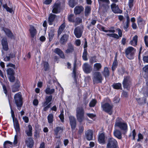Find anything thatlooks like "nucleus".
<instances>
[{"mask_svg":"<svg viewBox=\"0 0 148 148\" xmlns=\"http://www.w3.org/2000/svg\"><path fill=\"white\" fill-rule=\"evenodd\" d=\"M96 22L97 21L96 20L93 19H92L90 24L88 25V28L89 29H90L91 26L92 25H94L96 24Z\"/></svg>","mask_w":148,"mask_h":148,"instance_id":"obj_55","label":"nucleus"},{"mask_svg":"<svg viewBox=\"0 0 148 148\" xmlns=\"http://www.w3.org/2000/svg\"><path fill=\"white\" fill-rule=\"evenodd\" d=\"M68 21L70 22H74V15L73 14H70L68 16Z\"/></svg>","mask_w":148,"mask_h":148,"instance_id":"obj_46","label":"nucleus"},{"mask_svg":"<svg viewBox=\"0 0 148 148\" xmlns=\"http://www.w3.org/2000/svg\"><path fill=\"white\" fill-rule=\"evenodd\" d=\"M136 52V50L134 48L132 47H129L125 50L126 56L129 59H132L134 58Z\"/></svg>","mask_w":148,"mask_h":148,"instance_id":"obj_3","label":"nucleus"},{"mask_svg":"<svg viewBox=\"0 0 148 148\" xmlns=\"http://www.w3.org/2000/svg\"><path fill=\"white\" fill-rule=\"evenodd\" d=\"M91 9L90 7L87 6L85 8V15L86 16H88L91 12Z\"/></svg>","mask_w":148,"mask_h":148,"instance_id":"obj_36","label":"nucleus"},{"mask_svg":"<svg viewBox=\"0 0 148 148\" xmlns=\"http://www.w3.org/2000/svg\"><path fill=\"white\" fill-rule=\"evenodd\" d=\"M143 70L145 72L148 73V65L145 66L143 68Z\"/></svg>","mask_w":148,"mask_h":148,"instance_id":"obj_64","label":"nucleus"},{"mask_svg":"<svg viewBox=\"0 0 148 148\" xmlns=\"http://www.w3.org/2000/svg\"><path fill=\"white\" fill-rule=\"evenodd\" d=\"M52 96L50 95L49 96H46L45 98V101L43 103L44 106H47L50 102L52 99Z\"/></svg>","mask_w":148,"mask_h":148,"instance_id":"obj_29","label":"nucleus"},{"mask_svg":"<svg viewBox=\"0 0 148 148\" xmlns=\"http://www.w3.org/2000/svg\"><path fill=\"white\" fill-rule=\"evenodd\" d=\"M144 41L146 46L148 47V36H145Z\"/></svg>","mask_w":148,"mask_h":148,"instance_id":"obj_57","label":"nucleus"},{"mask_svg":"<svg viewBox=\"0 0 148 148\" xmlns=\"http://www.w3.org/2000/svg\"><path fill=\"white\" fill-rule=\"evenodd\" d=\"M25 142L27 146L29 148H32L34 144V141L33 139L30 137L26 138Z\"/></svg>","mask_w":148,"mask_h":148,"instance_id":"obj_14","label":"nucleus"},{"mask_svg":"<svg viewBox=\"0 0 148 148\" xmlns=\"http://www.w3.org/2000/svg\"><path fill=\"white\" fill-rule=\"evenodd\" d=\"M76 1V0H70L69 3L70 6L72 8H73L77 4Z\"/></svg>","mask_w":148,"mask_h":148,"instance_id":"obj_41","label":"nucleus"},{"mask_svg":"<svg viewBox=\"0 0 148 148\" xmlns=\"http://www.w3.org/2000/svg\"><path fill=\"white\" fill-rule=\"evenodd\" d=\"M131 79L129 76L124 77L122 83L123 87L127 90L129 89L132 85Z\"/></svg>","mask_w":148,"mask_h":148,"instance_id":"obj_6","label":"nucleus"},{"mask_svg":"<svg viewBox=\"0 0 148 148\" xmlns=\"http://www.w3.org/2000/svg\"><path fill=\"white\" fill-rule=\"evenodd\" d=\"M65 24L64 23L60 26L58 31V36L62 33L65 28Z\"/></svg>","mask_w":148,"mask_h":148,"instance_id":"obj_34","label":"nucleus"},{"mask_svg":"<svg viewBox=\"0 0 148 148\" xmlns=\"http://www.w3.org/2000/svg\"><path fill=\"white\" fill-rule=\"evenodd\" d=\"M97 103V101L95 99H92L89 103V106L90 107H94Z\"/></svg>","mask_w":148,"mask_h":148,"instance_id":"obj_48","label":"nucleus"},{"mask_svg":"<svg viewBox=\"0 0 148 148\" xmlns=\"http://www.w3.org/2000/svg\"><path fill=\"white\" fill-rule=\"evenodd\" d=\"M102 66V65L100 63H97L94 64L93 68L95 71H99L101 69Z\"/></svg>","mask_w":148,"mask_h":148,"instance_id":"obj_30","label":"nucleus"},{"mask_svg":"<svg viewBox=\"0 0 148 148\" xmlns=\"http://www.w3.org/2000/svg\"><path fill=\"white\" fill-rule=\"evenodd\" d=\"M13 146V143L8 140L4 142L3 144V148H12Z\"/></svg>","mask_w":148,"mask_h":148,"instance_id":"obj_20","label":"nucleus"},{"mask_svg":"<svg viewBox=\"0 0 148 148\" xmlns=\"http://www.w3.org/2000/svg\"><path fill=\"white\" fill-rule=\"evenodd\" d=\"M113 86V88L116 89H120L121 88V84L120 83L114 84Z\"/></svg>","mask_w":148,"mask_h":148,"instance_id":"obj_42","label":"nucleus"},{"mask_svg":"<svg viewBox=\"0 0 148 148\" xmlns=\"http://www.w3.org/2000/svg\"><path fill=\"white\" fill-rule=\"evenodd\" d=\"M92 79L94 84L101 83L103 79L101 73L98 71L95 72L93 74Z\"/></svg>","mask_w":148,"mask_h":148,"instance_id":"obj_4","label":"nucleus"},{"mask_svg":"<svg viewBox=\"0 0 148 148\" xmlns=\"http://www.w3.org/2000/svg\"><path fill=\"white\" fill-rule=\"evenodd\" d=\"M13 125L15 129L16 133L20 134V128L17 119H15L13 120Z\"/></svg>","mask_w":148,"mask_h":148,"instance_id":"obj_15","label":"nucleus"},{"mask_svg":"<svg viewBox=\"0 0 148 148\" xmlns=\"http://www.w3.org/2000/svg\"><path fill=\"white\" fill-rule=\"evenodd\" d=\"M55 90L54 88L50 89L49 87L47 88L45 90V92L47 94H51L55 92Z\"/></svg>","mask_w":148,"mask_h":148,"instance_id":"obj_37","label":"nucleus"},{"mask_svg":"<svg viewBox=\"0 0 148 148\" xmlns=\"http://www.w3.org/2000/svg\"><path fill=\"white\" fill-rule=\"evenodd\" d=\"M14 99L16 105L18 106L23 104L22 98L20 92L17 93L15 95Z\"/></svg>","mask_w":148,"mask_h":148,"instance_id":"obj_8","label":"nucleus"},{"mask_svg":"<svg viewBox=\"0 0 148 148\" xmlns=\"http://www.w3.org/2000/svg\"><path fill=\"white\" fill-rule=\"evenodd\" d=\"M19 134H17L15 135L14 137V139L13 143V145H16L18 142V136Z\"/></svg>","mask_w":148,"mask_h":148,"instance_id":"obj_49","label":"nucleus"},{"mask_svg":"<svg viewBox=\"0 0 148 148\" xmlns=\"http://www.w3.org/2000/svg\"><path fill=\"white\" fill-rule=\"evenodd\" d=\"M107 35L110 37H112L116 39L119 38V36L117 34L115 33L107 34Z\"/></svg>","mask_w":148,"mask_h":148,"instance_id":"obj_45","label":"nucleus"},{"mask_svg":"<svg viewBox=\"0 0 148 148\" xmlns=\"http://www.w3.org/2000/svg\"><path fill=\"white\" fill-rule=\"evenodd\" d=\"M74 51L73 47L71 44L68 45V48L66 51V53H72Z\"/></svg>","mask_w":148,"mask_h":148,"instance_id":"obj_33","label":"nucleus"},{"mask_svg":"<svg viewBox=\"0 0 148 148\" xmlns=\"http://www.w3.org/2000/svg\"><path fill=\"white\" fill-rule=\"evenodd\" d=\"M70 124L72 130H74L76 125V121L75 117L72 116L69 117Z\"/></svg>","mask_w":148,"mask_h":148,"instance_id":"obj_12","label":"nucleus"},{"mask_svg":"<svg viewBox=\"0 0 148 148\" xmlns=\"http://www.w3.org/2000/svg\"><path fill=\"white\" fill-rule=\"evenodd\" d=\"M97 61L95 60V58L94 57H91L90 60L89 62L91 64H93L94 62H96Z\"/></svg>","mask_w":148,"mask_h":148,"instance_id":"obj_59","label":"nucleus"},{"mask_svg":"<svg viewBox=\"0 0 148 148\" xmlns=\"http://www.w3.org/2000/svg\"><path fill=\"white\" fill-rule=\"evenodd\" d=\"M102 73L105 77H108L110 75V71L108 68L107 67H105Z\"/></svg>","mask_w":148,"mask_h":148,"instance_id":"obj_28","label":"nucleus"},{"mask_svg":"<svg viewBox=\"0 0 148 148\" xmlns=\"http://www.w3.org/2000/svg\"><path fill=\"white\" fill-rule=\"evenodd\" d=\"M118 65V62L116 58H115L113 62L112 66V70L113 71H114Z\"/></svg>","mask_w":148,"mask_h":148,"instance_id":"obj_40","label":"nucleus"},{"mask_svg":"<svg viewBox=\"0 0 148 148\" xmlns=\"http://www.w3.org/2000/svg\"><path fill=\"white\" fill-rule=\"evenodd\" d=\"M83 69L85 73H89L92 71V67L88 63H84L83 66Z\"/></svg>","mask_w":148,"mask_h":148,"instance_id":"obj_13","label":"nucleus"},{"mask_svg":"<svg viewBox=\"0 0 148 148\" xmlns=\"http://www.w3.org/2000/svg\"><path fill=\"white\" fill-rule=\"evenodd\" d=\"M7 72L8 75H13L14 73V71L12 69L9 68L7 70Z\"/></svg>","mask_w":148,"mask_h":148,"instance_id":"obj_47","label":"nucleus"},{"mask_svg":"<svg viewBox=\"0 0 148 148\" xmlns=\"http://www.w3.org/2000/svg\"><path fill=\"white\" fill-rule=\"evenodd\" d=\"M130 22H126L125 23H123V27L124 29L126 31H127V29L129 27Z\"/></svg>","mask_w":148,"mask_h":148,"instance_id":"obj_50","label":"nucleus"},{"mask_svg":"<svg viewBox=\"0 0 148 148\" xmlns=\"http://www.w3.org/2000/svg\"><path fill=\"white\" fill-rule=\"evenodd\" d=\"M138 103L140 104H143L146 103V98L145 97L142 98H136Z\"/></svg>","mask_w":148,"mask_h":148,"instance_id":"obj_38","label":"nucleus"},{"mask_svg":"<svg viewBox=\"0 0 148 148\" xmlns=\"http://www.w3.org/2000/svg\"><path fill=\"white\" fill-rule=\"evenodd\" d=\"M44 70L45 71H47L48 70V69H49V65L48 63L46 62H44Z\"/></svg>","mask_w":148,"mask_h":148,"instance_id":"obj_52","label":"nucleus"},{"mask_svg":"<svg viewBox=\"0 0 148 148\" xmlns=\"http://www.w3.org/2000/svg\"><path fill=\"white\" fill-rule=\"evenodd\" d=\"M137 23L138 25H141L142 23L144 21V20L140 16H139L137 18Z\"/></svg>","mask_w":148,"mask_h":148,"instance_id":"obj_51","label":"nucleus"},{"mask_svg":"<svg viewBox=\"0 0 148 148\" xmlns=\"http://www.w3.org/2000/svg\"><path fill=\"white\" fill-rule=\"evenodd\" d=\"M47 119L49 123H52L53 121V116L52 114H49L47 116Z\"/></svg>","mask_w":148,"mask_h":148,"instance_id":"obj_39","label":"nucleus"},{"mask_svg":"<svg viewBox=\"0 0 148 148\" xmlns=\"http://www.w3.org/2000/svg\"><path fill=\"white\" fill-rule=\"evenodd\" d=\"M143 60L145 62L148 63V55L144 56L143 58Z\"/></svg>","mask_w":148,"mask_h":148,"instance_id":"obj_62","label":"nucleus"},{"mask_svg":"<svg viewBox=\"0 0 148 148\" xmlns=\"http://www.w3.org/2000/svg\"><path fill=\"white\" fill-rule=\"evenodd\" d=\"M85 136L88 140H92L93 133L92 130H89L85 132Z\"/></svg>","mask_w":148,"mask_h":148,"instance_id":"obj_16","label":"nucleus"},{"mask_svg":"<svg viewBox=\"0 0 148 148\" xmlns=\"http://www.w3.org/2000/svg\"><path fill=\"white\" fill-rule=\"evenodd\" d=\"M137 42L138 36L135 35L133 37L132 40L130 42V44L132 46H135L137 45Z\"/></svg>","mask_w":148,"mask_h":148,"instance_id":"obj_27","label":"nucleus"},{"mask_svg":"<svg viewBox=\"0 0 148 148\" xmlns=\"http://www.w3.org/2000/svg\"><path fill=\"white\" fill-rule=\"evenodd\" d=\"M87 53L86 50L85 49H84L83 53L82 58L85 61H87L88 60V59L87 56Z\"/></svg>","mask_w":148,"mask_h":148,"instance_id":"obj_43","label":"nucleus"},{"mask_svg":"<svg viewBox=\"0 0 148 148\" xmlns=\"http://www.w3.org/2000/svg\"><path fill=\"white\" fill-rule=\"evenodd\" d=\"M134 2V0H129L128 2V6L130 9H131L132 7L133 6V3Z\"/></svg>","mask_w":148,"mask_h":148,"instance_id":"obj_54","label":"nucleus"},{"mask_svg":"<svg viewBox=\"0 0 148 148\" xmlns=\"http://www.w3.org/2000/svg\"><path fill=\"white\" fill-rule=\"evenodd\" d=\"M84 110L82 107H77L76 110V116L77 121L82 122L84 119Z\"/></svg>","mask_w":148,"mask_h":148,"instance_id":"obj_2","label":"nucleus"},{"mask_svg":"<svg viewBox=\"0 0 148 148\" xmlns=\"http://www.w3.org/2000/svg\"><path fill=\"white\" fill-rule=\"evenodd\" d=\"M111 8L112 11L115 13H121V11L119 9L118 6L115 3H112L111 5Z\"/></svg>","mask_w":148,"mask_h":148,"instance_id":"obj_17","label":"nucleus"},{"mask_svg":"<svg viewBox=\"0 0 148 148\" xmlns=\"http://www.w3.org/2000/svg\"><path fill=\"white\" fill-rule=\"evenodd\" d=\"M2 45L3 46V49L5 51L8 50V48L7 40L5 38H4L1 41Z\"/></svg>","mask_w":148,"mask_h":148,"instance_id":"obj_19","label":"nucleus"},{"mask_svg":"<svg viewBox=\"0 0 148 148\" xmlns=\"http://www.w3.org/2000/svg\"><path fill=\"white\" fill-rule=\"evenodd\" d=\"M83 31L82 28L79 27H76L74 31V33L75 36L77 38H79L82 36Z\"/></svg>","mask_w":148,"mask_h":148,"instance_id":"obj_11","label":"nucleus"},{"mask_svg":"<svg viewBox=\"0 0 148 148\" xmlns=\"http://www.w3.org/2000/svg\"><path fill=\"white\" fill-rule=\"evenodd\" d=\"M61 2L59 0L57 1L54 4L52 10V12L58 13L60 12L61 8Z\"/></svg>","mask_w":148,"mask_h":148,"instance_id":"obj_10","label":"nucleus"},{"mask_svg":"<svg viewBox=\"0 0 148 148\" xmlns=\"http://www.w3.org/2000/svg\"><path fill=\"white\" fill-rule=\"evenodd\" d=\"M106 148H119L117 141L113 138L108 139Z\"/></svg>","mask_w":148,"mask_h":148,"instance_id":"obj_5","label":"nucleus"},{"mask_svg":"<svg viewBox=\"0 0 148 148\" xmlns=\"http://www.w3.org/2000/svg\"><path fill=\"white\" fill-rule=\"evenodd\" d=\"M63 131L62 127H57L54 130V135L55 138H60L61 136Z\"/></svg>","mask_w":148,"mask_h":148,"instance_id":"obj_9","label":"nucleus"},{"mask_svg":"<svg viewBox=\"0 0 148 148\" xmlns=\"http://www.w3.org/2000/svg\"><path fill=\"white\" fill-rule=\"evenodd\" d=\"M54 36V34L53 33V31H51L49 34V40L50 41L52 40Z\"/></svg>","mask_w":148,"mask_h":148,"instance_id":"obj_53","label":"nucleus"},{"mask_svg":"<svg viewBox=\"0 0 148 148\" xmlns=\"http://www.w3.org/2000/svg\"><path fill=\"white\" fill-rule=\"evenodd\" d=\"M87 115L91 119H93L95 116V115L92 113H86Z\"/></svg>","mask_w":148,"mask_h":148,"instance_id":"obj_60","label":"nucleus"},{"mask_svg":"<svg viewBox=\"0 0 148 148\" xmlns=\"http://www.w3.org/2000/svg\"><path fill=\"white\" fill-rule=\"evenodd\" d=\"M103 110L105 112L111 115L112 113V108L113 106L108 103H105L101 105Z\"/></svg>","mask_w":148,"mask_h":148,"instance_id":"obj_7","label":"nucleus"},{"mask_svg":"<svg viewBox=\"0 0 148 148\" xmlns=\"http://www.w3.org/2000/svg\"><path fill=\"white\" fill-rule=\"evenodd\" d=\"M59 117L60 119H61V121L62 122L64 121V116L63 114V112H61L59 116Z\"/></svg>","mask_w":148,"mask_h":148,"instance_id":"obj_56","label":"nucleus"},{"mask_svg":"<svg viewBox=\"0 0 148 148\" xmlns=\"http://www.w3.org/2000/svg\"><path fill=\"white\" fill-rule=\"evenodd\" d=\"M3 29L8 37L11 38H12L13 37V34L9 29L4 28H3Z\"/></svg>","mask_w":148,"mask_h":148,"instance_id":"obj_26","label":"nucleus"},{"mask_svg":"<svg viewBox=\"0 0 148 148\" xmlns=\"http://www.w3.org/2000/svg\"><path fill=\"white\" fill-rule=\"evenodd\" d=\"M3 7L6 9L7 11L11 13H12L13 12L12 9L8 7L6 4L3 5Z\"/></svg>","mask_w":148,"mask_h":148,"instance_id":"obj_44","label":"nucleus"},{"mask_svg":"<svg viewBox=\"0 0 148 148\" xmlns=\"http://www.w3.org/2000/svg\"><path fill=\"white\" fill-rule=\"evenodd\" d=\"M143 138V136L142 135L140 134L139 133L138 134V139H137V141L138 142H139L140 141V140Z\"/></svg>","mask_w":148,"mask_h":148,"instance_id":"obj_61","label":"nucleus"},{"mask_svg":"<svg viewBox=\"0 0 148 148\" xmlns=\"http://www.w3.org/2000/svg\"><path fill=\"white\" fill-rule=\"evenodd\" d=\"M84 130V127L82 126H80L78 133L79 134H81L83 132Z\"/></svg>","mask_w":148,"mask_h":148,"instance_id":"obj_58","label":"nucleus"},{"mask_svg":"<svg viewBox=\"0 0 148 148\" xmlns=\"http://www.w3.org/2000/svg\"><path fill=\"white\" fill-rule=\"evenodd\" d=\"M105 136L104 133H101L99 134L98 140L100 143L104 144L105 143Z\"/></svg>","mask_w":148,"mask_h":148,"instance_id":"obj_21","label":"nucleus"},{"mask_svg":"<svg viewBox=\"0 0 148 148\" xmlns=\"http://www.w3.org/2000/svg\"><path fill=\"white\" fill-rule=\"evenodd\" d=\"M99 3L101 4L102 3H105L106 5V8H108L109 6L108 5L110 4V2L109 0H98Z\"/></svg>","mask_w":148,"mask_h":148,"instance_id":"obj_35","label":"nucleus"},{"mask_svg":"<svg viewBox=\"0 0 148 148\" xmlns=\"http://www.w3.org/2000/svg\"><path fill=\"white\" fill-rule=\"evenodd\" d=\"M114 134L115 137L119 139H120L122 138L121 133L119 130H116L114 131Z\"/></svg>","mask_w":148,"mask_h":148,"instance_id":"obj_31","label":"nucleus"},{"mask_svg":"<svg viewBox=\"0 0 148 148\" xmlns=\"http://www.w3.org/2000/svg\"><path fill=\"white\" fill-rule=\"evenodd\" d=\"M54 52L59 56L62 58H65L64 53L60 49L58 48H56L54 50Z\"/></svg>","mask_w":148,"mask_h":148,"instance_id":"obj_22","label":"nucleus"},{"mask_svg":"<svg viewBox=\"0 0 148 148\" xmlns=\"http://www.w3.org/2000/svg\"><path fill=\"white\" fill-rule=\"evenodd\" d=\"M114 126L119 128L121 130L126 132L127 131V125L121 118L118 117L116 119Z\"/></svg>","mask_w":148,"mask_h":148,"instance_id":"obj_1","label":"nucleus"},{"mask_svg":"<svg viewBox=\"0 0 148 148\" xmlns=\"http://www.w3.org/2000/svg\"><path fill=\"white\" fill-rule=\"evenodd\" d=\"M56 15L55 14H51L48 18V23L49 25H51L55 18L56 17Z\"/></svg>","mask_w":148,"mask_h":148,"instance_id":"obj_32","label":"nucleus"},{"mask_svg":"<svg viewBox=\"0 0 148 148\" xmlns=\"http://www.w3.org/2000/svg\"><path fill=\"white\" fill-rule=\"evenodd\" d=\"M69 35L66 34L64 35L61 38L60 40V43L62 44H64L67 42Z\"/></svg>","mask_w":148,"mask_h":148,"instance_id":"obj_23","label":"nucleus"},{"mask_svg":"<svg viewBox=\"0 0 148 148\" xmlns=\"http://www.w3.org/2000/svg\"><path fill=\"white\" fill-rule=\"evenodd\" d=\"M29 30L31 37L34 38L37 33L36 29L33 26L31 25Z\"/></svg>","mask_w":148,"mask_h":148,"instance_id":"obj_25","label":"nucleus"},{"mask_svg":"<svg viewBox=\"0 0 148 148\" xmlns=\"http://www.w3.org/2000/svg\"><path fill=\"white\" fill-rule=\"evenodd\" d=\"M84 8L82 6L76 7L74 9V12L75 14H79L84 10Z\"/></svg>","mask_w":148,"mask_h":148,"instance_id":"obj_24","label":"nucleus"},{"mask_svg":"<svg viewBox=\"0 0 148 148\" xmlns=\"http://www.w3.org/2000/svg\"><path fill=\"white\" fill-rule=\"evenodd\" d=\"M33 128L32 126L29 125L26 128L25 130V133L29 137H31L32 135Z\"/></svg>","mask_w":148,"mask_h":148,"instance_id":"obj_18","label":"nucleus"},{"mask_svg":"<svg viewBox=\"0 0 148 148\" xmlns=\"http://www.w3.org/2000/svg\"><path fill=\"white\" fill-rule=\"evenodd\" d=\"M18 87H15V86L14 85L13 86V87H12V91L13 92H16L18 91Z\"/></svg>","mask_w":148,"mask_h":148,"instance_id":"obj_63","label":"nucleus"}]
</instances>
